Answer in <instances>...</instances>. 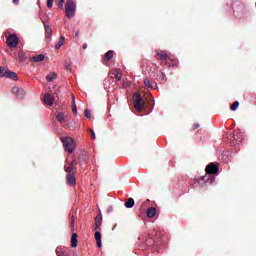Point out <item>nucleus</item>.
<instances>
[{
  "label": "nucleus",
  "instance_id": "f257e3e1",
  "mask_svg": "<svg viewBox=\"0 0 256 256\" xmlns=\"http://www.w3.org/2000/svg\"><path fill=\"white\" fill-rule=\"evenodd\" d=\"M62 143L64 145L65 151H67L68 153H73L75 147H77V145L75 144V140L71 137L62 138Z\"/></svg>",
  "mask_w": 256,
  "mask_h": 256
},
{
  "label": "nucleus",
  "instance_id": "f03ea898",
  "mask_svg": "<svg viewBox=\"0 0 256 256\" xmlns=\"http://www.w3.org/2000/svg\"><path fill=\"white\" fill-rule=\"evenodd\" d=\"M75 9H77L75 0H68L66 3V17H68V19L75 17Z\"/></svg>",
  "mask_w": 256,
  "mask_h": 256
},
{
  "label": "nucleus",
  "instance_id": "7ed1b4c3",
  "mask_svg": "<svg viewBox=\"0 0 256 256\" xmlns=\"http://www.w3.org/2000/svg\"><path fill=\"white\" fill-rule=\"evenodd\" d=\"M143 106H144V103H143V98H141V94L136 93L134 95V107L136 111L138 112L143 111Z\"/></svg>",
  "mask_w": 256,
  "mask_h": 256
},
{
  "label": "nucleus",
  "instance_id": "20e7f679",
  "mask_svg": "<svg viewBox=\"0 0 256 256\" xmlns=\"http://www.w3.org/2000/svg\"><path fill=\"white\" fill-rule=\"evenodd\" d=\"M242 140H243V134H241V131L235 130L233 132L232 138L230 139V143L231 145H239V143H241Z\"/></svg>",
  "mask_w": 256,
  "mask_h": 256
},
{
  "label": "nucleus",
  "instance_id": "39448f33",
  "mask_svg": "<svg viewBox=\"0 0 256 256\" xmlns=\"http://www.w3.org/2000/svg\"><path fill=\"white\" fill-rule=\"evenodd\" d=\"M6 43L8 47L15 48L17 45H19V37H17L15 34H11L7 37Z\"/></svg>",
  "mask_w": 256,
  "mask_h": 256
},
{
  "label": "nucleus",
  "instance_id": "423d86ee",
  "mask_svg": "<svg viewBox=\"0 0 256 256\" xmlns=\"http://www.w3.org/2000/svg\"><path fill=\"white\" fill-rule=\"evenodd\" d=\"M219 171V168L217 167V165L211 163L206 167V173L208 175H215V173H217Z\"/></svg>",
  "mask_w": 256,
  "mask_h": 256
},
{
  "label": "nucleus",
  "instance_id": "0eeeda50",
  "mask_svg": "<svg viewBox=\"0 0 256 256\" xmlns=\"http://www.w3.org/2000/svg\"><path fill=\"white\" fill-rule=\"evenodd\" d=\"M44 28H45L46 39H51V37L53 35V29L51 28V24L45 22Z\"/></svg>",
  "mask_w": 256,
  "mask_h": 256
},
{
  "label": "nucleus",
  "instance_id": "6e6552de",
  "mask_svg": "<svg viewBox=\"0 0 256 256\" xmlns=\"http://www.w3.org/2000/svg\"><path fill=\"white\" fill-rule=\"evenodd\" d=\"M44 103H45V105H49L51 107L55 103V97H53V95H51V94H45L44 95Z\"/></svg>",
  "mask_w": 256,
  "mask_h": 256
},
{
  "label": "nucleus",
  "instance_id": "1a4fd4ad",
  "mask_svg": "<svg viewBox=\"0 0 256 256\" xmlns=\"http://www.w3.org/2000/svg\"><path fill=\"white\" fill-rule=\"evenodd\" d=\"M12 93H14V95H17L19 97H23L25 95V90L15 86L12 88Z\"/></svg>",
  "mask_w": 256,
  "mask_h": 256
},
{
  "label": "nucleus",
  "instance_id": "9d476101",
  "mask_svg": "<svg viewBox=\"0 0 256 256\" xmlns=\"http://www.w3.org/2000/svg\"><path fill=\"white\" fill-rule=\"evenodd\" d=\"M68 185L71 187L75 186L77 183V180L75 179V175L73 173H69L67 176Z\"/></svg>",
  "mask_w": 256,
  "mask_h": 256
},
{
  "label": "nucleus",
  "instance_id": "9b49d317",
  "mask_svg": "<svg viewBox=\"0 0 256 256\" xmlns=\"http://www.w3.org/2000/svg\"><path fill=\"white\" fill-rule=\"evenodd\" d=\"M44 60H45V55L43 54L32 56L30 58V61H33L34 63H41V61H44Z\"/></svg>",
  "mask_w": 256,
  "mask_h": 256
},
{
  "label": "nucleus",
  "instance_id": "f8f14e48",
  "mask_svg": "<svg viewBox=\"0 0 256 256\" xmlns=\"http://www.w3.org/2000/svg\"><path fill=\"white\" fill-rule=\"evenodd\" d=\"M157 55L160 57L161 61H168V59H171V56L167 54V51H160Z\"/></svg>",
  "mask_w": 256,
  "mask_h": 256
},
{
  "label": "nucleus",
  "instance_id": "ddd939ff",
  "mask_svg": "<svg viewBox=\"0 0 256 256\" xmlns=\"http://www.w3.org/2000/svg\"><path fill=\"white\" fill-rule=\"evenodd\" d=\"M94 237L96 239L97 246L99 248H101L103 246V244L101 242V233L99 231H96L95 234H94Z\"/></svg>",
  "mask_w": 256,
  "mask_h": 256
},
{
  "label": "nucleus",
  "instance_id": "4468645a",
  "mask_svg": "<svg viewBox=\"0 0 256 256\" xmlns=\"http://www.w3.org/2000/svg\"><path fill=\"white\" fill-rule=\"evenodd\" d=\"M56 119L59 121V123H63V121L67 119V114L65 112H60L57 114Z\"/></svg>",
  "mask_w": 256,
  "mask_h": 256
},
{
  "label": "nucleus",
  "instance_id": "2eb2a0df",
  "mask_svg": "<svg viewBox=\"0 0 256 256\" xmlns=\"http://www.w3.org/2000/svg\"><path fill=\"white\" fill-rule=\"evenodd\" d=\"M6 77L8 79H12V81H17L19 78L17 77V73L11 72V70H8V73L6 74Z\"/></svg>",
  "mask_w": 256,
  "mask_h": 256
},
{
  "label": "nucleus",
  "instance_id": "dca6fc26",
  "mask_svg": "<svg viewBox=\"0 0 256 256\" xmlns=\"http://www.w3.org/2000/svg\"><path fill=\"white\" fill-rule=\"evenodd\" d=\"M102 223H103V218L101 216H97L95 219L94 229L95 230L99 229V227L102 225Z\"/></svg>",
  "mask_w": 256,
  "mask_h": 256
},
{
  "label": "nucleus",
  "instance_id": "f3484780",
  "mask_svg": "<svg viewBox=\"0 0 256 256\" xmlns=\"http://www.w3.org/2000/svg\"><path fill=\"white\" fill-rule=\"evenodd\" d=\"M144 85L146 87H148V89H153L155 82H153L152 80H149L148 78L144 79Z\"/></svg>",
  "mask_w": 256,
  "mask_h": 256
},
{
  "label": "nucleus",
  "instance_id": "a211bd4d",
  "mask_svg": "<svg viewBox=\"0 0 256 256\" xmlns=\"http://www.w3.org/2000/svg\"><path fill=\"white\" fill-rule=\"evenodd\" d=\"M147 214H148V217L153 218L155 217V215H157V209H155V207H151L148 209Z\"/></svg>",
  "mask_w": 256,
  "mask_h": 256
},
{
  "label": "nucleus",
  "instance_id": "6ab92c4d",
  "mask_svg": "<svg viewBox=\"0 0 256 256\" xmlns=\"http://www.w3.org/2000/svg\"><path fill=\"white\" fill-rule=\"evenodd\" d=\"M134 205H135V200H133V198H129L125 203V207H127V209H131L132 207H134Z\"/></svg>",
  "mask_w": 256,
  "mask_h": 256
},
{
  "label": "nucleus",
  "instance_id": "aec40b11",
  "mask_svg": "<svg viewBox=\"0 0 256 256\" xmlns=\"http://www.w3.org/2000/svg\"><path fill=\"white\" fill-rule=\"evenodd\" d=\"M113 55H115V52L113 50L108 51L104 57V60L110 61V59H113Z\"/></svg>",
  "mask_w": 256,
  "mask_h": 256
},
{
  "label": "nucleus",
  "instance_id": "412c9836",
  "mask_svg": "<svg viewBox=\"0 0 256 256\" xmlns=\"http://www.w3.org/2000/svg\"><path fill=\"white\" fill-rule=\"evenodd\" d=\"M63 45H65V37L61 36L60 40L56 44V49H61V47H63Z\"/></svg>",
  "mask_w": 256,
  "mask_h": 256
},
{
  "label": "nucleus",
  "instance_id": "4be33fe9",
  "mask_svg": "<svg viewBox=\"0 0 256 256\" xmlns=\"http://www.w3.org/2000/svg\"><path fill=\"white\" fill-rule=\"evenodd\" d=\"M8 72H9V68L0 67V77H7Z\"/></svg>",
  "mask_w": 256,
  "mask_h": 256
},
{
  "label": "nucleus",
  "instance_id": "5701e85b",
  "mask_svg": "<svg viewBox=\"0 0 256 256\" xmlns=\"http://www.w3.org/2000/svg\"><path fill=\"white\" fill-rule=\"evenodd\" d=\"M77 243H78V241H77V233H73L72 234L71 246L75 248V247H77Z\"/></svg>",
  "mask_w": 256,
  "mask_h": 256
},
{
  "label": "nucleus",
  "instance_id": "b1692460",
  "mask_svg": "<svg viewBox=\"0 0 256 256\" xmlns=\"http://www.w3.org/2000/svg\"><path fill=\"white\" fill-rule=\"evenodd\" d=\"M56 78H57V74H55V72H51L46 76L47 81H53Z\"/></svg>",
  "mask_w": 256,
  "mask_h": 256
},
{
  "label": "nucleus",
  "instance_id": "393cba45",
  "mask_svg": "<svg viewBox=\"0 0 256 256\" xmlns=\"http://www.w3.org/2000/svg\"><path fill=\"white\" fill-rule=\"evenodd\" d=\"M56 254L58 256H67V252L65 250L61 249V248L56 249Z\"/></svg>",
  "mask_w": 256,
  "mask_h": 256
},
{
  "label": "nucleus",
  "instance_id": "a878e982",
  "mask_svg": "<svg viewBox=\"0 0 256 256\" xmlns=\"http://www.w3.org/2000/svg\"><path fill=\"white\" fill-rule=\"evenodd\" d=\"M66 173H73V171H75V167L71 166V164H69L68 166L64 167Z\"/></svg>",
  "mask_w": 256,
  "mask_h": 256
},
{
  "label": "nucleus",
  "instance_id": "bb28decb",
  "mask_svg": "<svg viewBox=\"0 0 256 256\" xmlns=\"http://www.w3.org/2000/svg\"><path fill=\"white\" fill-rule=\"evenodd\" d=\"M114 75H115L114 76L115 80L119 81L121 79V77H122L121 70H116Z\"/></svg>",
  "mask_w": 256,
  "mask_h": 256
},
{
  "label": "nucleus",
  "instance_id": "cd10ccee",
  "mask_svg": "<svg viewBox=\"0 0 256 256\" xmlns=\"http://www.w3.org/2000/svg\"><path fill=\"white\" fill-rule=\"evenodd\" d=\"M72 113H74V115H77V104H75V97L74 96H73Z\"/></svg>",
  "mask_w": 256,
  "mask_h": 256
},
{
  "label": "nucleus",
  "instance_id": "c85d7f7f",
  "mask_svg": "<svg viewBox=\"0 0 256 256\" xmlns=\"http://www.w3.org/2000/svg\"><path fill=\"white\" fill-rule=\"evenodd\" d=\"M239 107V102L235 101L231 106L230 109L231 111H236V109Z\"/></svg>",
  "mask_w": 256,
  "mask_h": 256
},
{
  "label": "nucleus",
  "instance_id": "c756f323",
  "mask_svg": "<svg viewBox=\"0 0 256 256\" xmlns=\"http://www.w3.org/2000/svg\"><path fill=\"white\" fill-rule=\"evenodd\" d=\"M18 59H20V61H25V53L23 51L18 53Z\"/></svg>",
  "mask_w": 256,
  "mask_h": 256
},
{
  "label": "nucleus",
  "instance_id": "7c9ffc66",
  "mask_svg": "<svg viewBox=\"0 0 256 256\" xmlns=\"http://www.w3.org/2000/svg\"><path fill=\"white\" fill-rule=\"evenodd\" d=\"M65 3V0H58V7L60 9H63V4Z\"/></svg>",
  "mask_w": 256,
  "mask_h": 256
},
{
  "label": "nucleus",
  "instance_id": "2f4dec72",
  "mask_svg": "<svg viewBox=\"0 0 256 256\" xmlns=\"http://www.w3.org/2000/svg\"><path fill=\"white\" fill-rule=\"evenodd\" d=\"M85 117L87 118V119H91V112L89 111V110H85Z\"/></svg>",
  "mask_w": 256,
  "mask_h": 256
},
{
  "label": "nucleus",
  "instance_id": "473e14b6",
  "mask_svg": "<svg viewBox=\"0 0 256 256\" xmlns=\"http://www.w3.org/2000/svg\"><path fill=\"white\" fill-rule=\"evenodd\" d=\"M53 1H54V0H48V2H47V7H48L49 9H51V7H53Z\"/></svg>",
  "mask_w": 256,
  "mask_h": 256
},
{
  "label": "nucleus",
  "instance_id": "72a5a7b5",
  "mask_svg": "<svg viewBox=\"0 0 256 256\" xmlns=\"http://www.w3.org/2000/svg\"><path fill=\"white\" fill-rule=\"evenodd\" d=\"M215 181V177L211 176L207 178V183H213Z\"/></svg>",
  "mask_w": 256,
  "mask_h": 256
},
{
  "label": "nucleus",
  "instance_id": "f704fd0d",
  "mask_svg": "<svg viewBox=\"0 0 256 256\" xmlns=\"http://www.w3.org/2000/svg\"><path fill=\"white\" fill-rule=\"evenodd\" d=\"M70 165H71V167H74V169H75V167H77V161H72L71 163H70Z\"/></svg>",
  "mask_w": 256,
  "mask_h": 256
},
{
  "label": "nucleus",
  "instance_id": "c9c22d12",
  "mask_svg": "<svg viewBox=\"0 0 256 256\" xmlns=\"http://www.w3.org/2000/svg\"><path fill=\"white\" fill-rule=\"evenodd\" d=\"M91 134H92V139H95V131L90 130Z\"/></svg>",
  "mask_w": 256,
  "mask_h": 256
},
{
  "label": "nucleus",
  "instance_id": "e433bc0d",
  "mask_svg": "<svg viewBox=\"0 0 256 256\" xmlns=\"http://www.w3.org/2000/svg\"><path fill=\"white\" fill-rule=\"evenodd\" d=\"M194 129H199V124H195Z\"/></svg>",
  "mask_w": 256,
  "mask_h": 256
},
{
  "label": "nucleus",
  "instance_id": "4c0bfd02",
  "mask_svg": "<svg viewBox=\"0 0 256 256\" xmlns=\"http://www.w3.org/2000/svg\"><path fill=\"white\" fill-rule=\"evenodd\" d=\"M13 3L17 5V3H19V0H13Z\"/></svg>",
  "mask_w": 256,
  "mask_h": 256
},
{
  "label": "nucleus",
  "instance_id": "58836bf2",
  "mask_svg": "<svg viewBox=\"0 0 256 256\" xmlns=\"http://www.w3.org/2000/svg\"><path fill=\"white\" fill-rule=\"evenodd\" d=\"M75 37H79V31L75 33Z\"/></svg>",
  "mask_w": 256,
  "mask_h": 256
},
{
  "label": "nucleus",
  "instance_id": "ea45409f",
  "mask_svg": "<svg viewBox=\"0 0 256 256\" xmlns=\"http://www.w3.org/2000/svg\"><path fill=\"white\" fill-rule=\"evenodd\" d=\"M83 49H87V44H83Z\"/></svg>",
  "mask_w": 256,
  "mask_h": 256
},
{
  "label": "nucleus",
  "instance_id": "a19ab883",
  "mask_svg": "<svg viewBox=\"0 0 256 256\" xmlns=\"http://www.w3.org/2000/svg\"><path fill=\"white\" fill-rule=\"evenodd\" d=\"M71 223H72V227H74L75 220H72V222H71Z\"/></svg>",
  "mask_w": 256,
  "mask_h": 256
},
{
  "label": "nucleus",
  "instance_id": "79ce46f5",
  "mask_svg": "<svg viewBox=\"0 0 256 256\" xmlns=\"http://www.w3.org/2000/svg\"><path fill=\"white\" fill-rule=\"evenodd\" d=\"M205 179H207V176H205V177L203 178L204 181H205Z\"/></svg>",
  "mask_w": 256,
  "mask_h": 256
},
{
  "label": "nucleus",
  "instance_id": "37998d69",
  "mask_svg": "<svg viewBox=\"0 0 256 256\" xmlns=\"http://www.w3.org/2000/svg\"><path fill=\"white\" fill-rule=\"evenodd\" d=\"M79 161H81V157H79Z\"/></svg>",
  "mask_w": 256,
  "mask_h": 256
}]
</instances>
